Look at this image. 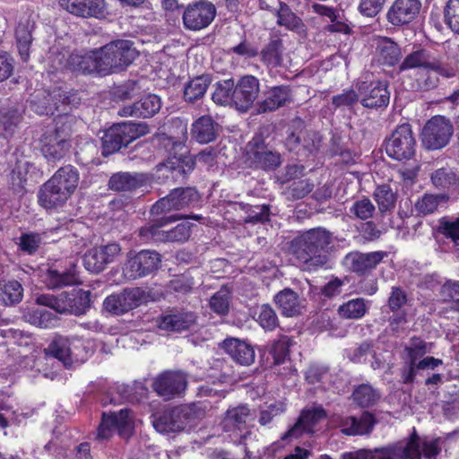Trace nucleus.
<instances>
[{
    "label": "nucleus",
    "instance_id": "72a5a7b5",
    "mask_svg": "<svg viewBox=\"0 0 459 459\" xmlns=\"http://www.w3.org/2000/svg\"><path fill=\"white\" fill-rule=\"evenodd\" d=\"M149 178L145 173L117 172L108 180V187L117 192H131L146 185Z\"/></svg>",
    "mask_w": 459,
    "mask_h": 459
},
{
    "label": "nucleus",
    "instance_id": "4468645a",
    "mask_svg": "<svg viewBox=\"0 0 459 459\" xmlns=\"http://www.w3.org/2000/svg\"><path fill=\"white\" fill-rule=\"evenodd\" d=\"M200 195L195 188L178 187L174 188L166 196L159 199L151 208L152 215L179 211L194 206L199 202Z\"/></svg>",
    "mask_w": 459,
    "mask_h": 459
},
{
    "label": "nucleus",
    "instance_id": "a18cd8bd",
    "mask_svg": "<svg viewBox=\"0 0 459 459\" xmlns=\"http://www.w3.org/2000/svg\"><path fill=\"white\" fill-rule=\"evenodd\" d=\"M47 282L49 288L56 289L65 286L80 283V278L75 264H71L69 268L59 272L57 270H48L47 273Z\"/></svg>",
    "mask_w": 459,
    "mask_h": 459
},
{
    "label": "nucleus",
    "instance_id": "c03bdc74",
    "mask_svg": "<svg viewBox=\"0 0 459 459\" xmlns=\"http://www.w3.org/2000/svg\"><path fill=\"white\" fill-rule=\"evenodd\" d=\"M219 125L209 116H203L192 125V135L200 143H208L217 137Z\"/></svg>",
    "mask_w": 459,
    "mask_h": 459
},
{
    "label": "nucleus",
    "instance_id": "c756f323",
    "mask_svg": "<svg viewBox=\"0 0 459 459\" xmlns=\"http://www.w3.org/2000/svg\"><path fill=\"white\" fill-rule=\"evenodd\" d=\"M160 108V98L156 94H147L132 105H127L121 108L117 111V114L120 117L148 118L158 113Z\"/></svg>",
    "mask_w": 459,
    "mask_h": 459
},
{
    "label": "nucleus",
    "instance_id": "5fc2aeb1",
    "mask_svg": "<svg viewBox=\"0 0 459 459\" xmlns=\"http://www.w3.org/2000/svg\"><path fill=\"white\" fill-rule=\"evenodd\" d=\"M23 288L18 281H9L0 289V298L6 306H13L22 301Z\"/></svg>",
    "mask_w": 459,
    "mask_h": 459
},
{
    "label": "nucleus",
    "instance_id": "864d4df0",
    "mask_svg": "<svg viewBox=\"0 0 459 459\" xmlns=\"http://www.w3.org/2000/svg\"><path fill=\"white\" fill-rule=\"evenodd\" d=\"M380 393L369 384L358 385L353 393L352 398L356 404L360 407H370L375 405L380 399Z\"/></svg>",
    "mask_w": 459,
    "mask_h": 459
},
{
    "label": "nucleus",
    "instance_id": "603ef678",
    "mask_svg": "<svg viewBox=\"0 0 459 459\" xmlns=\"http://www.w3.org/2000/svg\"><path fill=\"white\" fill-rule=\"evenodd\" d=\"M374 198L381 214L392 212L395 207L396 194L388 185L378 186L374 191Z\"/></svg>",
    "mask_w": 459,
    "mask_h": 459
},
{
    "label": "nucleus",
    "instance_id": "39448f33",
    "mask_svg": "<svg viewBox=\"0 0 459 459\" xmlns=\"http://www.w3.org/2000/svg\"><path fill=\"white\" fill-rule=\"evenodd\" d=\"M440 450L437 439H422L415 432L409 439L373 449L377 459H434Z\"/></svg>",
    "mask_w": 459,
    "mask_h": 459
},
{
    "label": "nucleus",
    "instance_id": "c9c22d12",
    "mask_svg": "<svg viewBox=\"0 0 459 459\" xmlns=\"http://www.w3.org/2000/svg\"><path fill=\"white\" fill-rule=\"evenodd\" d=\"M222 348L239 365L249 366L255 361V350L245 341L237 338L225 339Z\"/></svg>",
    "mask_w": 459,
    "mask_h": 459
},
{
    "label": "nucleus",
    "instance_id": "680f3d73",
    "mask_svg": "<svg viewBox=\"0 0 459 459\" xmlns=\"http://www.w3.org/2000/svg\"><path fill=\"white\" fill-rule=\"evenodd\" d=\"M243 210L246 214L244 220L246 223H264L269 220L270 207L267 204H246L244 205Z\"/></svg>",
    "mask_w": 459,
    "mask_h": 459
},
{
    "label": "nucleus",
    "instance_id": "9b49d317",
    "mask_svg": "<svg viewBox=\"0 0 459 459\" xmlns=\"http://www.w3.org/2000/svg\"><path fill=\"white\" fill-rule=\"evenodd\" d=\"M146 133L147 126L143 123L123 122L113 125L101 137L102 155L108 156L118 152Z\"/></svg>",
    "mask_w": 459,
    "mask_h": 459
},
{
    "label": "nucleus",
    "instance_id": "4d7b16f0",
    "mask_svg": "<svg viewBox=\"0 0 459 459\" xmlns=\"http://www.w3.org/2000/svg\"><path fill=\"white\" fill-rule=\"evenodd\" d=\"M255 321L261 327L273 331L279 325V319L274 309L269 304H263L256 307Z\"/></svg>",
    "mask_w": 459,
    "mask_h": 459
},
{
    "label": "nucleus",
    "instance_id": "8fccbe9b",
    "mask_svg": "<svg viewBox=\"0 0 459 459\" xmlns=\"http://www.w3.org/2000/svg\"><path fill=\"white\" fill-rule=\"evenodd\" d=\"M369 303L363 298L350 299L339 307L338 314L344 319H360L368 312Z\"/></svg>",
    "mask_w": 459,
    "mask_h": 459
},
{
    "label": "nucleus",
    "instance_id": "3c124183",
    "mask_svg": "<svg viewBox=\"0 0 459 459\" xmlns=\"http://www.w3.org/2000/svg\"><path fill=\"white\" fill-rule=\"evenodd\" d=\"M448 196L445 194H424L419 198L413 206V210L418 215L427 216L434 213L441 203H446Z\"/></svg>",
    "mask_w": 459,
    "mask_h": 459
},
{
    "label": "nucleus",
    "instance_id": "2eb2a0df",
    "mask_svg": "<svg viewBox=\"0 0 459 459\" xmlns=\"http://www.w3.org/2000/svg\"><path fill=\"white\" fill-rule=\"evenodd\" d=\"M298 126L289 130L284 140L286 149L297 155L307 157L316 153L321 143L318 133L306 128H300L301 122H297Z\"/></svg>",
    "mask_w": 459,
    "mask_h": 459
},
{
    "label": "nucleus",
    "instance_id": "1a4fd4ad",
    "mask_svg": "<svg viewBox=\"0 0 459 459\" xmlns=\"http://www.w3.org/2000/svg\"><path fill=\"white\" fill-rule=\"evenodd\" d=\"M39 305L48 307L59 314L82 316L90 308L91 291L82 289L62 291L57 295L42 294L37 297Z\"/></svg>",
    "mask_w": 459,
    "mask_h": 459
},
{
    "label": "nucleus",
    "instance_id": "412c9836",
    "mask_svg": "<svg viewBox=\"0 0 459 459\" xmlns=\"http://www.w3.org/2000/svg\"><path fill=\"white\" fill-rule=\"evenodd\" d=\"M360 103L368 108H386L390 101L388 83L384 81L365 82L356 84Z\"/></svg>",
    "mask_w": 459,
    "mask_h": 459
},
{
    "label": "nucleus",
    "instance_id": "e2e57ef3",
    "mask_svg": "<svg viewBox=\"0 0 459 459\" xmlns=\"http://www.w3.org/2000/svg\"><path fill=\"white\" fill-rule=\"evenodd\" d=\"M25 319L31 325L41 328L50 327L56 317L45 308H31L25 315Z\"/></svg>",
    "mask_w": 459,
    "mask_h": 459
},
{
    "label": "nucleus",
    "instance_id": "6e6d98bb",
    "mask_svg": "<svg viewBox=\"0 0 459 459\" xmlns=\"http://www.w3.org/2000/svg\"><path fill=\"white\" fill-rule=\"evenodd\" d=\"M432 184L439 189H449L456 187L458 177L450 168H441L436 169L430 177Z\"/></svg>",
    "mask_w": 459,
    "mask_h": 459
},
{
    "label": "nucleus",
    "instance_id": "393cba45",
    "mask_svg": "<svg viewBox=\"0 0 459 459\" xmlns=\"http://www.w3.org/2000/svg\"><path fill=\"white\" fill-rule=\"evenodd\" d=\"M260 92L259 80L253 75H244L235 83L233 103L238 110L247 111L257 100Z\"/></svg>",
    "mask_w": 459,
    "mask_h": 459
},
{
    "label": "nucleus",
    "instance_id": "5701e85b",
    "mask_svg": "<svg viewBox=\"0 0 459 459\" xmlns=\"http://www.w3.org/2000/svg\"><path fill=\"white\" fill-rule=\"evenodd\" d=\"M30 108L39 116L54 115L61 106L69 104L68 96L60 90L52 92L40 89L35 91L30 96Z\"/></svg>",
    "mask_w": 459,
    "mask_h": 459
},
{
    "label": "nucleus",
    "instance_id": "f257e3e1",
    "mask_svg": "<svg viewBox=\"0 0 459 459\" xmlns=\"http://www.w3.org/2000/svg\"><path fill=\"white\" fill-rule=\"evenodd\" d=\"M334 242L333 234L325 228L311 229L294 238L291 243L297 258L309 270L324 266L328 260L327 253Z\"/></svg>",
    "mask_w": 459,
    "mask_h": 459
},
{
    "label": "nucleus",
    "instance_id": "79ce46f5",
    "mask_svg": "<svg viewBox=\"0 0 459 459\" xmlns=\"http://www.w3.org/2000/svg\"><path fill=\"white\" fill-rule=\"evenodd\" d=\"M375 56L377 61L387 66L399 63L402 53L399 46L389 38H380L377 41Z\"/></svg>",
    "mask_w": 459,
    "mask_h": 459
},
{
    "label": "nucleus",
    "instance_id": "4be33fe9",
    "mask_svg": "<svg viewBox=\"0 0 459 459\" xmlns=\"http://www.w3.org/2000/svg\"><path fill=\"white\" fill-rule=\"evenodd\" d=\"M121 250L120 245L117 242L95 247L84 254V267L91 273H99L105 270L108 264L115 261Z\"/></svg>",
    "mask_w": 459,
    "mask_h": 459
},
{
    "label": "nucleus",
    "instance_id": "58836bf2",
    "mask_svg": "<svg viewBox=\"0 0 459 459\" xmlns=\"http://www.w3.org/2000/svg\"><path fill=\"white\" fill-rule=\"evenodd\" d=\"M186 218L182 215L163 216L154 220L139 230L140 238L145 242H166V231L162 227L174 222L178 220Z\"/></svg>",
    "mask_w": 459,
    "mask_h": 459
},
{
    "label": "nucleus",
    "instance_id": "0e129e2a",
    "mask_svg": "<svg viewBox=\"0 0 459 459\" xmlns=\"http://www.w3.org/2000/svg\"><path fill=\"white\" fill-rule=\"evenodd\" d=\"M291 340L287 335H281L273 342L270 353L273 358L274 364L280 365L289 358V349Z\"/></svg>",
    "mask_w": 459,
    "mask_h": 459
},
{
    "label": "nucleus",
    "instance_id": "338daca9",
    "mask_svg": "<svg viewBox=\"0 0 459 459\" xmlns=\"http://www.w3.org/2000/svg\"><path fill=\"white\" fill-rule=\"evenodd\" d=\"M230 294L228 289L221 288L210 299V307L213 312L225 315L229 312Z\"/></svg>",
    "mask_w": 459,
    "mask_h": 459
},
{
    "label": "nucleus",
    "instance_id": "09e8293b",
    "mask_svg": "<svg viewBox=\"0 0 459 459\" xmlns=\"http://www.w3.org/2000/svg\"><path fill=\"white\" fill-rule=\"evenodd\" d=\"M212 82L209 75H201L190 80L185 86L184 99L186 102L194 103L202 99Z\"/></svg>",
    "mask_w": 459,
    "mask_h": 459
},
{
    "label": "nucleus",
    "instance_id": "7ed1b4c3",
    "mask_svg": "<svg viewBox=\"0 0 459 459\" xmlns=\"http://www.w3.org/2000/svg\"><path fill=\"white\" fill-rule=\"evenodd\" d=\"M79 172L76 168L67 165L60 168L40 187L39 204L45 209L63 205L78 186Z\"/></svg>",
    "mask_w": 459,
    "mask_h": 459
},
{
    "label": "nucleus",
    "instance_id": "f704fd0d",
    "mask_svg": "<svg viewBox=\"0 0 459 459\" xmlns=\"http://www.w3.org/2000/svg\"><path fill=\"white\" fill-rule=\"evenodd\" d=\"M22 111L16 102L6 100L0 107V136H12L22 120Z\"/></svg>",
    "mask_w": 459,
    "mask_h": 459
},
{
    "label": "nucleus",
    "instance_id": "9d476101",
    "mask_svg": "<svg viewBox=\"0 0 459 459\" xmlns=\"http://www.w3.org/2000/svg\"><path fill=\"white\" fill-rule=\"evenodd\" d=\"M46 353L62 362L65 368L71 369L88 359L89 351L77 336L56 335L46 349Z\"/></svg>",
    "mask_w": 459,
    "mask_h": 459
},
{
    "label": "nucleus",
    "instance_id": "13d9d810",
    "mask_svg": "<svg viewBox=\"0 0 459 459\" xmlns=\"http://www.w3.org/2000/svg\"><path fill=\"white\" fill-rule=\"evenodd\" d=\"M429 345L419 337L411 338L409 343L404 347L406 357L404 359L420 362V359L426 358L425 355L430 352Z\"/></svg>",
    "mask_w": 459,
    "mask_h": 459
},
{
    "label": "nucleus",
    "instance_id": "cd10ccee",
    "mask_svg": "<svg viewBox=\"0 0 459 459\" xmlns=\"http://www.w3.org/2000/svg\"><path fill=\"white\" fill-rule=\"evenodd\" d=\"M182 137L175 139L172 136L163 134L160 136V141L163 147L168 151L169 155L172 157L171 160L160 164L162 168L171 171L172 174L185 173V169L181 166V157L184 155L185 141L186 140V126H184L181 129Z\"/></svg>",
    "mask_w": 459,
    "mask_h": 459
},
{
    "label": "nucleus",
    "instance_id": "dca6fc26",
    "mask_svg": "<svg viewBox=\"0 0 459 459\" xmlns=\"http://www.w3.org/2000/svg\"><path fill=\"white\" fill-rule=\"evenodd\" d=\"M453 132V125L447 118L433 117L423 127L422 144L429 150L441 149L449 143Z\"/></svg>",
    "mask_w": 459,
    "mask_h": 459
},
{
    "label": "nucleus",
    "instance_id": "2f4dec72",
    "mask_svg": "<svg viewBox=\"0 0 459 459\" xmlns=\"http://www.w3.org/2000/svg\"><path fill=\"white\" fill-rule=\"evenodd\" d=\"M416 68L437 71L440 74L443 71L438 60L429 51L420 48L408 54L399 65L400 72Z\"/></svg>",
    "mask_w": 459,
    "mask_h": 459
},
{
    "label": "nucleus",
    "instance_id": "69168bd1",
    "mask_svg": "<svg viewBox=\"0 0 459 459\" xmlns=\"http://www.w3.org/2000/svg\"><path fill=\"white\" fill-rule=\"evenodd\" d=\"M376 211L374 204L367 197H363L353 203L350 212L359 220H368L373 217Z\"/></svg>",
    "mask_w": 459,
    "mask_h": 459
},
{
    "label": "nucleus",
    "instance_id": "b1692460",
    "mask_svg": "<svg viewBox=\"0 0 459 459\" xmlns=\"http://www.w3.org/2000/svg\"><path fill=\"white\" fill-rule=\"evenodd\" d=\"M187 385L186 376L182 371H165L152 384L153 390L165 400L181 394Z\"/></svg>",
    "mask_w": 459,
    "mask_h": 459
},
{
    "label": "nucleus",
    "instance_id": "473e14b6",
    "mask_svg": "<svg viewBox=\"0 0 459 459\" xmlns=\"http://www.w3.org/2000/svg\"><path fill=\"white\" fill-rule=\"evenodd\" d=\"M59 3L70 13L84 18H100L105 13L104 0H60Z\"/></svg>",
    "mask_w": 459,
    "mask_h": 459
},
{
    "label": "nucleus",
    "instance_id": "4c0bfd02",
    "mask_svg": "<svg viewBox=\"0 0 459 459\" xmlns=\"http://www.w3.org/2000/svg\"><path fill=\"white\" fill-rule=\"evenodd\" d=\"M196 316L192 312H178L161 316L158 321L159 328L168 332L180 333L189 330L195 325Z\"/></svg>",
    "mask_w": 459,
    "mask_h": 459
},
{
    "label": "nucleus",
    "instance_id": "20e7f679",
    "mask_svg": "<svg viewBox=\"0 0 459 459\" xmlns=\"http://www.w3.org/2000/svg\"><path fill=\"white\" fill-rule=\"evenodd\" d=\"M206 405L201 402L173 407L152 415L154 429L160 433L178 432L195 427L204 418Z\"/></svg>",
    "mask_w": 459,
    "mask_h": 459
},
{
    "label": "nucleus",
    "instance_id": "a19ab883",
    "mask_svg": "<svg viewBox=\"0 0 459 459\" xmlns=\"http://www.w3.org/2000/svg\"><path fill=\"white\" fill-rule=\"evenodd\" d=\"M35 29V22L30 17H22L15 30L17 48L20 56L23 62L30 57V48L32 42V32Z\"/></svg>",
    "mask_w": 459,
    "mask_h": 459
},
{
    "label": "nucleus",
    "instance_id": "f8f14e48",
    "mask_svg": "<svg viewBox=\"0 0 459 459\" xmlns=\"http://www.w3.org/2000/svg\"><path fill=\"white\" fill-rule=\"evenodd\" d=\"M161 263V255L157 251L144 249L138 253L130 252L122 267L126 280L134 281L155 273Z\"/></svg>",
    "mask_w": 459,
    "mask_h": 459
},
{
    "label": "nucleus",
    "instance_id": "aec40b11",
    "mask_svg": "<svg viewBox=\"0 0 459 459\" xmlns=\"http://www.w3.org/2000/svg\"><path fill=\"white\" fill-rule=\"evenodd\" d=\"M146 299L145 291L139 287L125 289L122 292L112 294L104 300V307L107 311L123 315L139 306Z\"/></svg>",
    "mask_w": 459,
    "mask_h": 459
},
{
    "label": "nucleus",
    "instance_id": "49530a36",
    "mask_svg": "<svg viewBox=\"0 0 459 459\" xmlns=\"http://www.w3.org/2000/svg\"><path fill=\"white\" fill-rule=\"evenodd\" d=\"M276 23L289 30L301 34L306 31V26L302 20L294 13L290 6L285 3L280 2L279 8L276 10Z\"/></svg>",
    "mask_w": 459,
    "mask_h": 459
},
{
    "label": "nucleus",
    "instance_id": "7c9ffc66",
    "mask_svg": "<svg viewBox=\"0 0 459 459\" xmlns=\"http://www.w3.org/2000/svg\"><path fill=\"white\" fill-rule=\"evenodd\" d=\"M443 365V360L431 356L420 359V362L403 360V366L399 369L400 381L404 385H412L416 382L418 376L423 370H434Z\"/></svg>",
    "mask_w": 459,
    "mask_h": 459
},
{
    "label": "nucleus",
    "instance_id": "ea45409f",
    "mask_svg": "<svg viewBox=\"0 0 459 459\" xmlns=\"http://www.w3.org/2000/svg\"><path fill=\"white\" fill-rule=\"evenodd\" d=\"M290 100V91L287 86H275L264 92V99L258 102V112L267 113L285 106Z\"/></svg>",
    "mask_w": 459,
    "mask_h": 459
},
{
    "label": "nucleus",
    "instance_id": "a878e982",
    "mask_svg": "<svg viewBox=\"0 0 459 459\" xmlns=\"http://www.w3.org/2000/svg\"><path fill=\"white\" fill-rule=\"evenodd\" d=\"M385 253L375 251L361 253L359 251L350 252L343 260L342 264L351 272L359 275H364L373 269L384 259Z\"/></svg>",
    "mask_w": 459,
    "mask_h": 459
},
{
    "label": "nucleus",
    "instance_id": "37998d69",
    "mask_svg": "<svg viewBox=\"0 0 459 459\" xmlns=\"http://www.w3.org/2000/svg\"><path fill=\"white\" fill-rule=\"evenodd\" d=\"M273 300L285 316L299 315L303 308L302 299L297 292L290 288L279 291Z\"/></svg>",
    "mask_w": 459,
    "mask_h": 459
},
{
    "label": "nucleus",
    "instance_id": "6ab92c4d",
    "mask_svg": "<svg viewBox=\"0 0 459 459\" xmlns=\"http://www.w3.org/2000/svg\"><path fill=\"white\" fill-rule=\"evenodd\" d=\"M216 15L215 5L208 1L201 0L189 4L183 14L184 27L189 30H200L207 28Z\"/></svg>",
    "mask_w": 459,
    "mask_h": 459
},
{
    "label": "nucleus",
    "instance_id": "774afa93",
    "mask_svg": "<svg viewBox=\"0 0 459 459\" xmlns=\"http://www.w3.org/2000/svg\"><path fill=\"white\" fill-rule=\"evenodd\" d=\"M446 23L459 34V0H449L444 11Z\"/></svg>",
    "mask_w": 459,
    "mask_h": 459
},
{
    "label": "nucleus",
    "instance_id": "ddd939ff",
    "mask_svg": "<svg viewBox=\"0 0 459 459\" xmlns=\"http://www.w3.org/2000/svg\"><path fill=\"white\" fill-rule=\"evenodd\" d=\"M386 154L393 160L406 161L412 159L416 153V140L411 125L402 124L392 132L385 140Z\"/></svg>",
    "mask_w": 459,
    "mask_h": 459
},
{
    "label": "nucleus",
    "instance_id": "e433bc0d",
    "mask_svg": "<svg viewBox=\"0 0 459 459\" xmlns=\"http://www.w3.org/2000/svg\"><path fill=\"white\" fill-rule=\"evenodd\" d=\"M375 424L376 420L373 414L368 411L363 412L359 418L353 416L344 417L340 422L342 432L348 436H362L369 434Z\"/></svg>",
    "mask_w": 459,
    "mask_h": 459
},
{
    "label": "nucleus",
    "instance_id": "0eeeda50",
    "mask_svg": "<svg viewBox=\"0 0 459 459\" xmlns=\"http://www.w3.org/2000/svg\"><path fill=\"white\" fill-rule=\"evenodd\" d=\"M99 67L102 74L126 69L139 56L134 43L128 39H116L97 48Z\"/></svg>",
    "mask_w": 459,
    "mask_h": 459
},
{
    "label": "nucleus",
    "instance_id": "052dcab7",
    "mask_svg": "<svg viewBox=\"0 0 459 459\" xmlns=\"http://www.w3.org/2000/svg\"><path fill=\"white\" fill-rule=\"evenodd\" d=\"M235 82L233 79L223 80L216 83V88L212 93V100L220 105H226L233 102Z\"/></svg>",
    "mask_w": 459,
    "mask_h": 459
},
{
    "label": "nucleus",
    "instance_id": "bb28decb",
    "mask_svg": "<svg viewBox=\"0 0 459 459\" xmlns=\"http://www.w3.org/2000/svg\"><path fill=\"white\" fill-rule=\"evenodd\" d=\"M420 8V0H395L386 13V20L393 26L407 25L418 16Z\"/></svg>",
    "mask_w": 459,
    "mask_h": 459
},
{
    "label": "nucleus",
    "instance_id": "de8ad7c7",
    "mask_svg": "<svg viewBox=\"0 0 459 459\" xmlns=\"http://www.w3.org/2000/svg\"><path fill=\"white\" fill-rule=\"evenodd\" d=\"M284 51L283 41L277 36L270 38L269 42L260 52L261 61L269 67L280 66L282 63Z\"/></svg>",
    "mask_w": 459,
    "mask_h": 459
},
{
    "label": "nucleus",
    "instance_id": "423d86ee",
    "mask_svg": "<svg viewBox=\"0 0 459 459\" xmlns=\"http://www.w3.org/2000/svg\"><path fill=\"white\" fill-rule=\"evenodd\" d=\"M75 117L67 114L58 115L55 126L48 128L41 136V152L48 160H59L70 148Z\"/></svg>",
    "mask_w": 459,
    "mask_h": 459
},
{
    "label": "nucleus",
    "instance_id": "f03ea898",
    "mask_svg": "<svg viewBox=\"0 0 459 459\" xmlns=\"http://www.w3.org/2000/svg\"><path fill=\"white\" fill-rule=\"evenodd\" d=\"M97 49L93 51L77 50L73 51L54 46L50 48L48 62L50 72H71L77 74H90L100 73L99 67V57Z\"/></svg>",
    "mask_w": 459,
    "mask_h": 459
},
{
    "label": "nucleus",
    "instance_id": "bf43d9fd",
    "mask_svg": "<svg viewBox=\"0 0 459 459\" xmlns=\"http://www.w3.org/2000/svg\"><path fill=\"white\" fill-rule=\"evenodd\" d=\"M437 232L454 243H457L459 241V215L440 218Z\"/></svg>",
    "mask_w": 459,
    "mask_h": 459
},
{
    "label": "nucleus",
    "instance_id": "f3484780",
    "mask_svg": "<svg viewBox=\"0 0 459 459\" xmlns=\"http://www.w3.org/2000/svg\"><path fill=\"white\" fill-rule=\"evenodd\" d=\"M134 422L131 411L121 409L118 412L102 413V420L98 428L97 438H109L116 429L123 437H128L133 431Z\"/></svg>",
    "mask_w": 459,
    "mask_h": 459
},
{
    "label": "nucleus",
    "instance_id": "c85d7f7f",
    "mask_svg": "<svg viewBox=\"0 0 459 459\" xmlns=\"http://www.w3.org/2000/svg\"><path fill=\"white\" fill-rule=\"evenodd\" d=\"M326 417L325 411L322 407H315L305 410L298 418L296 423L282 436L283 440L298 438L303 433H311L315 425Z\"/></svg>",
    "mask_w": 459,
    "mask_h": 459
},
{
    "label": "nucleus",
    "instance_id": "a211bd4d",
    "mask_svg": "<svg viewBox=\"0 0 459 459\" xmlns=\"http://www.w3.org/2000/svg\"><path fill=\"white\" fill-rule=\"evenodd\" d=\"M250 417V409L247 405H238L229 408L221 420L223 431L230 433L235 442L244 445L245 440L251 436V432L247 430V420Z\"/></svg>",
    "mask_w": 459,
    "mask_h": 459
},
{
    "label": "nucleus",
    "instance_id": "6e6552de",
    "mask_svg": "<svg viewBox=\"0 0 459 459\" xmlns=\"http://www.w3.org/2000/svg\"><path fill=\"white\" fill-rule=\"evenodd\" d=\"M245 163L251 169L264 172L275 171L283 163L281 153L260 133L255 134L246 144Z\"/></svg>",
    "mask_w": 459,
    "mask_h": 459
}]
</instances>
